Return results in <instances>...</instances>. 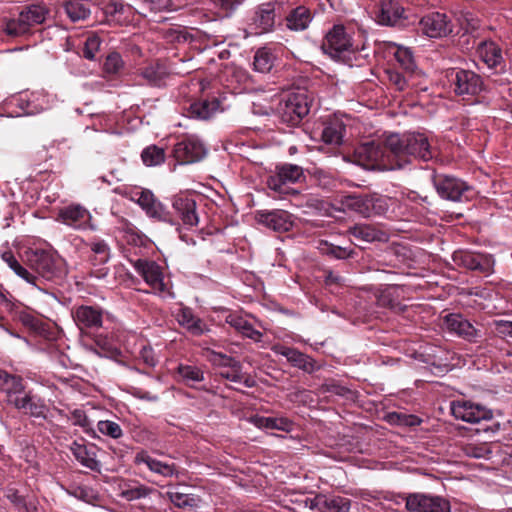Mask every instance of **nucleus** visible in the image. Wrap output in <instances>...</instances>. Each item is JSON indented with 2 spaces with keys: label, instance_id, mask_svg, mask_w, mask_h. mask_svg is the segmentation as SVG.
<instances>
[{
  "label": "nucleus",
  "instance_id": "c85d7f7f",
  "mask_svg": "<svg viewBox=\"0 0 512 512\" xmlns=\"http://www.w3.org/2000/svg\"><path fill=\"white\" fill-rule=\"evenodd\" d=\"M220 101L213 97L209 99H201L189 104L186 108L191 117L207 120L219 109Z\"/></svg>",
  "mask_w": 512,
  "mask_h": 512
},
{
  "label": "nucleus",
  "instance_id": "20e7f679",
  "mask_svg": "<svg viewBox=\"0 0 512 512\" xmlns=\"http://www.w3.org/2000/svg\"><path fill=\"white\" fill-rule=\"evenodd\" d=\"M305 178L301 166L283 163L276 165L274 174L268 176L266 183L271 190L280 195H298L299 191L289 185L302 182Z\"/></svg>",
  "mask_w": 512,
  "mask_h": 512
},
{
  "label": "nucleus",
  "instance_id": "423d86ee",
  "mask_svg": "<svg viewBox=\"0 0 512 512\" xmlns=\"http://www.w3.org/2000/svg\"><path fill=\"white\" fill-rule=\"evenodd\" d=\"M390 154L391 151L386 146V139L382 143L375 141L364 143L356 150L358 163L366 168L389 167L390 169H397L396 162Z\"/></svg>",
  "mask_w": 512,
  "mask_h": 512
},
{
  "label": "nucleus",
  "instance_id": "13d9d810",
  "mask_svg": "<svg viewBox=\"0 0 512 512\" xmlns=\"http://www.w3.org/2000/svg\"><path fill=\"white\" fill-rule=\"evenodd\" d=\"M6 497L9 499L11 503H13L17 508L24 509L29 511L28 506L26 505L23 497L18 494L16 490L10 489L6 493Z\"/></svg>",
  "mask_w": 512,
  "mask_h": 512
},
{
  "label": "nucleus",
  "instance_id": "c9c22d12",
  "mask_svg": "<svg viewBox=\"0 0 512 512\" xmlns=\"http://www.w3.org/2000/svg\"><path fill=\"white\" fill-rule=\"evenodd\" d=\"M275 57L271 51L262 47L258 49L254 56V68L256 71L261 73H268L274 65Z\"/></svg>",
  "mask_w": 512,
  "mask_h": 512
},
{
  "label": "nucleus",
  "instance_id": "79ce46f5",
  "mask_svg": "<svg viewBox=\"0 0 512 512\" xmlns=\"http://www.w3.org/2000/svg\"><path fill=\"white\" fill-rule=\"evenodd\" d=\"M178 374L187 384L201 382L204 379L203 372L199 368L189 365H180Z\"/></svg>",
  "mask_w": 512,
  "mask_h": 512
},
{
  "label": "nucleus",
  "instance_id": "393cba45",
  "mask_svg": "<svg viewBox=\"0 0 512 512\" xmlns=\"http://www.w3.org/2000/svg\"><path fill=\"white\" fill-rule=\"evenodd\" d=\"M404 8L397 1L387 0L381 4L380 11L377 15L378 22L382 25L397 26L402 25L405 17L403 16Z\"/></svg>",
  "mask_w": 512,
  "mask_h": 512
},
{
  "label": "nucleus",
  "instance_id": "2f4dec72",
  "mask_svg": "<svg viewBox=\"0 0 512 512\" xmlns=\"http://www.w3.org/2000/svg\"><path fill=\"white\" fill-rule=\"evenodd\" d=\"M282 355L285 356L293 366L307 373L314 371V361L306 354L293 348H285L282 351Z\"/></svg>",
  "mask_w": 512,
  "mask_h": 512
},
{
  "label": "nucleus",
  "instance_id": "bb28decb",
  "mask_svg": "<svg viewBox=\"0 0 512 512\" xmlns=\"http://www.w3.org/2000/svg\"><path fill=\"white\" fill-rule=\"evenodd\" d=\"M134 463L137 466L145 465L149 470L159 473L163 476H172L175 472V465L158 461L152 458L146 451L141 450L136 453Z\"/></svg>",
  "mask_w": 512,
  "mask_h": 512
},
{
  "label": "nucleus",
  "instance_id": "f257e3e1",
  "mask_svg": "<svg viewBox=\"0 0 512 512\" xmlns=\"http://www.w3.org/2000/svg\"><path fill=\"white\" fill-rule=\"evenodd\" d=\"M27 276L23 280L40 292L55 296L54 288L67 274L63 258L51 248H29L25 252Z\"/></svg>",
  "mask_w": 512,
  "mask_h": 512
},
{
  "label": "nucleus",
  "instance_id": "aec40b11",
  "mask_svg": "<svg viewBox=\"0 0 512 512\" xmlns=\"http://www.w3.org/2000/svg\"><path fill=\"white\" fill-rule=\"evenodd\" d=\"M8 404L14 406L16 409L23 411L31 416L39 417L44 414L45 406L43 402L36 396L26 393H17L15 396L7 400Z\"/></svg>",
  "mask_w": 512,
  "mask_h": 512
},
{
  "label": "nucleus",
  "instance_id": "f3484780",
  "mask_svg": "<svg viewBox=\"0 0 512 512\" xmlns=\"http://www.w3.org/2000/svg\"><path fill=\"white\" fill-rule=\"evenodd\" d=\"M423 34L431 37H443L452 32V27L445 14L433 12L423 16L419 22Z\"/></svg>",
  "mask_w": 512,
  "mask_h": 512
},
{
  "label": "nucleus",
  "instance_id": "c03bdc74",
  "mask_svg": "<svg viewBox=\"0 0 512 512\" xmlns=\"http://www.w3.org/2000/svg\"><path fill=\"white\" fill-rule=\"evenodd\" d=\"M24 389V385L22 383V379L18 376L9 374L8 379L6 380L2 391L6 393L7 400L17 393H22Z\"/></svg>",
  "mask_w": 512,
  "mask_h": 512
},
{
  "label": "nucleus",
  "instance_id": "a18cd8bd",
  "mask_svg": "<svg viewBox=\"0 0 512 512\" xmlns=\"http://www.w3.org/2000/svg\"><path fill=\"white\" fill-rule=\"evenodd\" d=\"M2 260L9 266V268L21 279L23 275L27 276V268L23 266L13 255L11 251H6L1 255Z\"/></svg>",
  "mask_w": 512,
  "mask_h": 512
},
{
  "label": "nucleus",
  "instance_id": "bf43d9fd",
  "mask_svg": "<svg viewBox=\"0 0 512 512\" xmlns=\"http://www.w3.org/2000/svg\"><path fill=\"white\" fill-rule=\"evenodd\" d=\"M92 251L98 256V262L104 263L108 259V247L104 242H97L92 245Z\"/></svg>",
  "mask_w": 512,
  "mask_h": 512
},
{
  "label": "nucleus",
  "instance_id": "412c9836",
  "mask_svg": "<svg viewBox=\"0 0 512 512\" xmlns=\"http://www.w3.org/2000/svg\"><path fill=\"white\" fill-rule=\"evenodd\" d=\"M76 325L81 329H98L102 326V312L97 307L82 305L73 313Z\"/></svg>",
  "mask_w": 512,
  "mask_h": 512
},
{
  "label": "nucleus",
  "instance_id": "69168bd1",
  "mask_svg": "<svg viewBox=\"0 0 512 512\" xmlns=\"http://www.w3.org/2000/svg\"><path fill=\"white\" fill-rule=\"evenodd\" d=\"M129 393L130 395H133L140 399H146L149 401L157 400V396H151L148 392H141V390L138 388L130 387Z\"/></svg>",
  "mask_w": 512,
  "mask_h": 512
},
{
  "label": "nucleus",
  "instance_id": "de8ad7c7",
  "mask_svg": "<svg viewBox=\"0 0 512 512\" xmlns=\"http://www.w3.org/2000/svg\"><path fill=\"white\" fill-rule=\"evenodd\" d=\"M101 41L98 36H89L84 43L83 56L88 60H95L96 54L99 51Z\"/></svg>",
  "mask_w": 512,
  "mask_h": 512
},
{
  "label": "nucleus",
  "instance_id": "774afa93",
  "mask_svg": "<svg viewBox=\"0 0 512 512\" xmlns=\"http://www.w3.org/2000/svg\"><path fill=\"white\" fill-rule=\"evenodd\" d=\"M146 488H143V487H131L130 486V490H129V493H130V501L133 500V499H139L141 498L142 496H145L146 495Z\"/></svg>",
  "mask_w": 512,
  "mask_h": 512
},
{
  "label": "nucleus",
  "instance_id": "37998d69",
  "mask_svg": "<svg viewBox=\"0 0 512 512\" xmlns=\"http://www.w3.org/2000/svg\"><path fill=\"white\" fill-rule=\"evenodd\" d=\"M395 57L406 74L412 76L415 72L416 65L414 63L412 53L408 49H398Z\"/></svg>",
  "mask_w": 512,
  "mask_h": 512
},
{
  "label": "nucleus",
  "instance_id": "4468645a",
  "mask_svg": "<svg viewBox=\"0 0 512 512\" xmlns=\"http://www.w3.org/2000/svg\"><path fill=\"white\" fill-rule=\"evenodd\" d=\"M452 414L456 419L468 423H480L493 418V412L486 407L471 401H462L452 404Z\"/></svg>",
  "mask_w": 512,
  "mask_h": 512
},
{
  "label": "nucleus",
  "instance_id": "09e8293b",
  "mask_svg": "<svg viewBox=\"0 0 512 512\" xmlns=\"http://www.w3.org/2000/svg\"><path fill=\"white\" fill-rule=\"evenodd\" d=\"M97 429L100 433L115 439L122 435L121 427L117 423L109 420L99 421Z\"/></svg>",
  "mask_w": 512,
  "mask_h": 512
},
{
  "label": "nucleus",
  "instance_id": "864d4df0",
  "mask_svg": "<svg viewBox=\"0 0 512 512\" xmlns=\"http://www.w3.org/2000/svg\"><path fill=\"white\" fill-rule=\"evenodd\" d=\"M322 139L327 144H340L342 136L335 127L328 126L322 132Z\"/></svg>",
  "mask_w": 512,
  "mask_h": 512
},
{
  "label": "nucleus",
  "instance_id": "4d7b16f0",
  "mask_svg": "<svg viewBox=\"0 0 512 512\" xmlns=\"http://www.w3.org/2000/svg\"><path fill=\"white\" fill-rule=\"evenodd\" d=\"M389 80L393 83L396 88L400 91L404 90L408 79L402 73L397 71H389Z\"/></svg>",
  "mask_w": 512,
  "mask_h": 512
},
{
  "label": "nucleus",
  "instance_id": "a211bd4d",
  "mask_svg": "<svg viewBox=\"0 0 512 512\" xmlns=\"http://www.w3.org/2000/svg\"><path fill=\"white\" fill-rule=\"evenodd\" d=\"M351 46L350 38L346 34L344 27L335 25L327 33L322 48L325 53L330 54L332 57H339L342 52L348 51Z\"/></svg>",
  "mask_w": 512,
  "mask_h": 512
},
{
  "label": "nucleus",
  "instance_id": "7ed1b4c3",
  "mask_svg": "<svg viewBox=\"0 0 512 512\" xmlns=\"http://www.w3.org/2000/svg\"><path fill=\"white\" fill-rule=\"evenodd\" d=\"M146 51L144 39L140 35L134 34L130 37V57L133 56L135 61L133 74L141 76L151 85L159 86L166 77L167 70L158 62L142 66L148 59Z\"/></svg>",
  "mask_w": 512,
  "mask_h": 512
},
{
  "label": "nucleus",
  "instance_id": "f8f14e48",
  "mask_svg": "<svg viewBox=\"0 0 512 512\" xmlns=\"http://www.w3.org/2000/svg\"><path fill=\"white\" fill-rule=\"evenodd\" d=\"M432 182L439 196L450 201H461L471 190L464 181L453 176L432 174Z\"/></svg>",
  "mask_w": 512,
  "mask_h": 512
},
{
  "label": "nucleus",
  "instance_id": "7c9ffc66",
  "mask_svg": "<svg viewBox=\"0 0 512 512\" xmlns=\"http://www.w3.org/2000/svg\"><path fill=\"white\" fill-rule=\"evenodd\" d=\"M130 200L135 201L139 206L146 212V214L150 217L153 210H155L158 206V203L153 195V193L148 189H138L135 188L130 190Z\"/></svg>",
  "mask_w": 512,
  "mask_h": 512
},
{
  "label": "nucleus",
  "instance_id": "680f3d73",
  "mask_svg": "<svg viewBox=\"0 0 512 512\" xmlns=\"http://www.w3.org/2000/svg\"><path fill=\"white\" fill-rule=\"evenodd\" d=\"M150 4V9L153 11H161L171 6V0H144Z\"/></svg>",
  "mask_w": 512,
  "mask_h": 512
},
{
  "label": "nucleus",
  "instance_id": "0eeeda50",
  "mask_svg": "<svg viewBox=\"0 0 512 512\" xmlns=\"http://www.w3.org/2000/svg\"><path fill=\"white\" fill-rule=\"evenodd\" d=\"M341 205L348 210L354 211L363 217H370L372 214H382L387 208V201L376 194L345 195L340 199Z\"/></svg>",
  "mask_w": 512,
  "mask_h": 512
},
{
  "label": "nucleus",
  "instance_id": "cd10ccee",
  "mask_svg": "<svg viewBox=\"0 0 512 512\" xmlns=\"http://www.w3.org/2000/svg\"><path fill=\"white\" fill-rule=\"evenodd\" d=\"M95 446L85 445L78 442H73L70 450L76 460L86 468L91 470H97L99 468V462L96 460Z\"/></svg>",
  "mask_w": 512,
  "mask_h": 512
},
{
  "label": "nucleus",
  "instance_id": "4c0bfd02",
  "mask_svg": "<svg viewBox=\"0 0 512 512\" xmlns=\"http://www.w3.org/2000/svg\"><path fill=\"white\" fill-rule=\"evenodd\" d=\"M227 322L244 336L253 340H258L261 333L253 328V326L240 317L228 316Z\"/></svg>",
  "mask_w": 512,
  "mask_h": 512
},
{
  "label": "nucleus",
  "instance_id": "a19ab883",
  "mask_svg": "<svg viewBox=\"0 0 512 512\" xmlns=\"http://www.w3.org/2000/svg\"><path fill=\"white\" fill-rule=\"evenodd\" d=\"M19 320L25 327L37 334H42L46 331L45 324L42 320L31 313L21 312L19 314Z\"/></svg>",
  "mask_w": 512,
  "mask_h": 512
},
{
  "label": "nucleus",
  "instance_id": "9b49d317",
  "mask_svg": "<svg viewBox=\"0 0 512 512\" xmlns=\"http://www.w3.org/2000/svg\"><path fill=\"white\" fill-rule=\"evenodd\" d=\"M284 12L285 3L282 1L263 3L255 10L251 25L259 30L257 33L269 32L273 29L276 18L282 20Z\"/></svg>",
  "mask_w": 512,
  "mask_h": 512
},
{
  "label": "nucleus",
  "instance_id": "0e129e2a",
  "mask_svg": "<svg viewBox=\"0 0 512 512\" xmlns=\"http://www.w3.org/2000/svg\"><path fill=\"white\" fill-rule=\"evenodd\" d=\"M498 333L512 337V321H499L496 324Z\"/></svg>",
  "mask_w": 512,
  "mask_h": 512
},
{
  "label": "nucleus",
  "instance_id": "6e6d98bb",
  "mask_svg": "<svg viewBox=\"0 0 512 512\" xmlns=\"http://www.w3.org/2000/svg\"><path fill=\"white\" fill-rule=\"evenodd\" d=\"M150 217L167 222L171 225H178V222L171 217L170 212L167 211L161 203H158L157 208L153 210Z\"/></svg>",
  "mask_w": 512,
  "mask_h": 512
},
{
  "label": "nucleus",
  "instance_id": "39448f33",
  "mask_svg": "<svg viewBox=\"0 0 512 512\" xmlns=\"http://www.w3.org/2000/svg\"><path fill=\"white\" fill-rule=\"evenodd\" d=\"M49 11L45 6L33 4L25 7L17 18L9 19L5 24V32L13 37L28 34L32 27L42 24Z\"/></svg>",
  "mask_w": 512,
  "mask_h": 512
},
{
  "label": "nucleus",
  "instance_id": "9d476101",
  "mask_svg": "<svg viewBox=\"0 0 512 512\" xmlns=\"http://www.w3.org/2000/svg\"><path fill=\"white\" fill-rule=\"evenodd\" d=\"M282 123L290 127L298 126L310 111V104L304 94H292L278 109Z\"/></svg>",
  "mask_w": 512,
  "mask_h": 512
},
{
  "label": "nucleus",
  "instance_id": "a878e982",
  "mask_svg": "<svg viewBox=\"0 0 512 512\" xmlns=\"http://www.w3.org/2000/svg\"><path fill=\"white\" fill-rule=\"evenodd\" d=\"M172 207L185 225L196 226L198 224L199 219L196 213V202L193 199L175 196L172 200Z\"/></svg>",
  "mask_w": 512,
  "mask_h": 512
},
{
  "label": "nucleus",
  "instance_id": "49530a36",
  "mask_svg": "<svg viewBox=\"0 0 512 512\" xmlns=\"http://www.w3.org/2000/svg\"><path fill=\"white\" fill-rule=\"evenodd\" d=\"M2 260L9 266V268L21 279L23 275L27 276V268L23 266L13 255L11 251H6L1 255Z\"/></svg>",
  "mask_w": 512,
  "mask_h": 512
},
{
  "label": "nucleus",
  "instance_id": "6ab92c4d",
  "mask_svg": "<svg viewBox=\"0 0 512 512\" xmlns=\"http://www.w3.org/2000/svg\"><path fill=\"white\" fill-rule=\"evenodd\" d=\"M452 259L458 266L482 273L488 272L492 266L491 256L469 251H455L452 255Z\"/></svg>",
  "mask_w": 512,
  "mask_h": 512
},
{
  "label": "nucleus",
  "instance_id": "603ef678",
  "mask_svg": "<svg viewBox=\"0 0 512 512\" xmlns=\"http://www.w3.org/2000/svg\"><path fill=\"white\" fill-rule=\"evenodd\" d=\"M467 456L480 459H488L492 451L484 445H471L465 449Z\"/></svg>",
  "mask_w": 512,
  "mask_h": 512
},
{
  "label": "nucleus",
  "instance_id": "ea45409f",
  "mask_svg": "<svg viewBox=\"0 0 512 512\" xmlns=\"http://www.w3.org/2000/svg\"><path fill=\"white\" fill-rule=\"evenodd\" d=\"M168 496L170 501L178 508L192 511L197 506V500L187 494L169 492Z\"/></svg>",
  "mask_w": 512,
  "mask_h": 512
},
{
  "label": "nucleus",
  "instance_id": "2eb2a0df",
  "mask_svg": "<svg viewBox=\"0 0 512 512\" xmlns=\"http://www.w3.org/2000/svg\"><path fill=\"white\" fill-rule=\"evenodd\" d=\"M57 221L74 229L92 228L90 212L79 204H72L59 209Z\"/></svg>",
  "mask_w": 512,
  "mask_h": 512
},
{
  "label": "nucleus",
  "instance_id": "5fc2aeb1",
  "mask_svg": "<svg viewBox=\"0 0 512 512\" xmlns=\"http://www.w3.org/2000/svg\"><path fill=\"white\" fill-rule=\"evenodd\" d=\"M122 66V59L118 53H111L107 56L104 67L108 73H117Z\"/></svg>",
  "mask_w": 512,
  "mask_h": 512
},
{
  "label": "nucleus",
  "instance_id": "6e6552de",
  "mask_svg": "<svg viewBox=\"0 0 512 512\" xmlns=\"http://www.w3.org/2000/svg\"><path fill=\"white\" fill-rule=\"evenodd\" d=\"M445 77L458 96L477 95L484 90L481 76L471 70L450 68L446 70Z\"/></svg>",
  "mask_w": 512,
  "mask_h": 512
},
{
  "label": "nucleus",
  "instance_id": "1a4fd4ad",
  "mask_svg": "<svg viewBox=\"0 0 512 512\" xmlns=\"http://www.w3.org/2000/svg\"><path fill=\"white\" fill-rule=\"evenodd\" d=\"M402 499L409 512H451L450 502L441 496L410 493L404 494Z\"/></svg>",
  "mask_w": 512,
  "mask_h": 512
},
{
  "label": "nucleus",
  "instance_id": "3c124183",
  "mask_svg": "<svg viewBox=\"0 0 512 512\" xmlns=\"http://www.w3.org/2000/svg\"><path fill=\"white\" fill-rule=\"evenodd\" d=\"M390 418H396L399 424L409 427L418 426L422 422V420L419 417L412 414L391 413Z\"/></svg>",
  "mask_w": 512,
  "mask_h": 512
},
{
  "label": "nucleus",
  "instance_id": "58836bf2",
  "mask_svg": "<svg viewBox=\"0 0 512 512\" xmlns=\"http://www.w3.org/2000/svg\"><path fill=\"white\" fill-rule=\"evenodd\" d=\"M141 159L147 166H155L165 161L164 149L151 145L145 148L141 153Z\"/></svg>",
  "mask_w": 512,
  "mask_h": 512
},
{
  "label": "nucleus",
  "instance_id": "b1692460",
  "mask_svg": "<svg viewBox=\"0 0 512 512\" xmlns=\"http://www.w3.org/2000/svg\"><path fill=\"white\" fill-rule=\"evenodd\" d=\"M447 328L458 336L472 341L481 336V331L476 329L467 319L460 314H449L445 317Z\"/></svg>",
  "mask_w": 512,
  "mask_h": 512
},
{
  "label": "nucleus",
  "instance_id": "473e14b6",
  "mask_svg": "<svg viewBox=\"0 0 512 512\" xmlns=\"http://www.w3.org/2000/svg\"><path fill=\"white\" fill-rule=\"evenodd\" d=\"M64 10L73 22L85 20L90 15V8L87 3L76 0H65Z\"/></svg>",
  "mask_w": 512,
  "mask_h": 512
},
{
  "label": "nucleus",
  "instance_id": "c756f323",
  "mask_svg": "<svg viewBox=\"0 0 512 512\" xmlns=\"http://www.w3.org/2000/svg\"><path fill=\"white\" fill-rule=\"evenodd\" d=\"M316 504L318 512H348L350 508L349 500L340 496L321 495Z\"/></svg>",
  "mask_w": 512,
  "mask_h": 512
},
{
  "label": "nucleus",
  "instance_id": "4be33fe9",
  "mask_svg": "<svg viewBox=\"0 0 512 512\" xmlns=\"http://www.w3.org/2000/svg\"><path fill=\"white\" fill-rule=\"evenodd\" d=\"M136 271L144 278V280L153 288L164 291L165 284L160 267L154 262L147 259H138L134 263Z\"/></svg>",
  "mask_w": 512,
  "mask_h": 512
},
{
  "label": "nucleus",
  "instance_id": "e2e57ef3",
  "mask_svg": "<svg viewBox=\"0 0 512 512\" xmlns=\"http://www.w3.org/2000/svg\"><path fill=\"white\" fill-rule=\"evenodd\" d=\"M147 243H149L147 237L134 233L130 228V246L141 247L145 246Z\"/></svg>",
  "mask_w": 512,
  "mask_h": 512
},
{
  "label": "nucleus",
  "instance_id": "338daca9",
  "mask_svg": "<svg viewBox=\"0 0 512 512\" xmlns=\"http://www.w3.org/2000/svg\"><path fill=\"white\" fill-rule=\"evenodd\" d=\"M19 106L23 110L24 115H34L40 112L35 106H32L29 102L25 103L23 100H20Z\"/></svg>",
  "mask_w": 512,
  "mask_h": 512
},
{
  "label": "nucleus",
  "instance_id": "f704fd0d",
  "mask_svg": "<svg viewBox=\"0 0 512 512\" xmlns=\"http://www.w3.org/2000/svg\"><path fill=\"white\" fill-rule=\"evenodd\" d=\"M254 424L259 428L265 429H276L282 431H289L292 422L287 418H276V417H263L256 416L253 419Z\"/></svg>",
  "mask_w": 512,
  "mask_h": 512
},
{
  "label": "nucleus",
  "instance_id": "ddd939ff",
  "mask_svg": "<svg viewBox=\"0 0 512 512\" xmlns=\"http://www.w3.org/2000/svg\"><path fill=\"white\" fill-rule=\"evenodd\" d=\"M207 154L204 144L195 136H187L177 142L173 155L180 164H191L201 161Z\"/></svg>",
  "mask_w": 512,
  "mask_h": 512
},
{
  "label": "nucleus",
  "instance_id": "72a5a7b5",
  "mask_svg": "<svg viewBox=\"0 0 512 512\" xmlns=\"http://www.w3.org/2000/svg\"><path fill=\"white\" fill-rule=\"evenodd\" d=\"M351 235L365 242L382 241L385 233L371 225H356L350 229Z\"/></svg>",
  "mask_w": 512,
  "mask_h": 512
},
{
  "label": "nucleus",
  "instance_id": "8fccbe9b",
  "mask_svg": "<svg viewBox=\"0 0 512 512\" xmlns=\"http://www.w3.org/2000/svg\"><path fill=\"white\" fill-rule=\"evenodd\" d=\"M321 390L323 393H330V394L343 396V397L352 393V391L349 388L341 386L339 383L334 382V381H332L330 383H324L321 386Z\"/></svg>",
  "mask_w": 512,
  "mask_h": 512
},
{
  "label": "nucleus",
  "instance_id": "dca6fc26",
  "mask_svg": "<svg viewBox=\"0 0 512 512\" xmlns=\"http://www.w3.org/2000/svg\"><path fill=\"white\" fill-rule=\"evenodd\" d=\"M256 220L258 223L279 233L287 232L293 227L292 215L281 209L258 211L256 213Z\"/></svg>",
  "mask_w": 512,
  "mask_h": 512
},
{
  "label": "nucleus",
  "instance_id": "5701e85b",
  "mask_svg": "<svg viewBox=\"0 0 512 512\" xmlns=\"http://www.w3.org/2000/svg\"><path fill=\"white\" fill-rule=\"evenodd\" d=\"M287 9L288 7L285 6V12L283 14L286 15L284 17L282 16V19L286 21L288 29L293 31H303L308 28L309 23L313 19L311 10L308 7L299 5L289 10Z\"/></svg>",
  "mask_w": 512,
  "mask_h": 512
},
{
  "label": "nucleus",
  "instance_id": "052dcab7",
  "mask_svg": "<svg viewBox=\"0 0 512 512\" xmlns=\"http://www.w3.org/2000/svg\"><path fill=\"white\" fill-rule=\"evenodd\" d=\"M218 357H221L222 359H226V362H219L220 366L230 367L233 370L234 374H240L242 365L239 361L236 359L229 357L227 355H217Z\"/></svg>",
  "mask_w": 512,
  "mask_h": 512
},
{
  "label": "nucleus",
  "instance_id": "e433bc0d",
  "mask_svg": "<svg viewBox=\"0 0 512 512\" xmlns=\"http://www.w3.org/2000/svg\"><path fill=\"white\" fill-rule=\"evenodd\" d=\"M321 250L323 254L335 258V259H348L354 258L356 252L354 249H349L346 247H341L327 241L321 243Z\"/></svg>",
  "mask_w": 512,
  "mask_h": 512
},
{
  "label": "nucleus",
  "instance_id": "f03ea898",
  "mask_svg": "<svg viewBox=\"0 0 512 512\" xmlns=\"http://www.w3.org/2000/svg\"><path fill=\"white\" fill-rule=\"evenodd\" d=\"M386 146L397 169L410 164L412 159L427 162L434 156L428 138L422 133L390 134L386 137Z\"/></svg>",
  "mask_w": 512,
  "mask_h": 512
}]
</instances>
